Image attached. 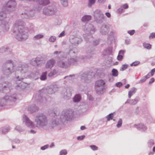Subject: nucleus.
Segmentation results:
<instances>
[{"mask_svg":"<svg viewBox=\"0 0 155 155\" xmlns=\"http://www.w3.org/2000/svg\"><path fill=\"white\" fill-rule=\"evenodd\" d=\"M43 37L44 35H43L39 34L35 36L34 37V38L35 40H38L42 38Z\"/></svg>","mask_w":155,"mask_h":155,"instance_id":"nucleus-49","label":"nucleus"},{"mask_svg":"<svg viewBox=\"0 0 155 155\" xmlns=\"http://www.w3.org/2000/svg\"><path fill=\"white\" fill-rule=\"evenodd\" d=\"M147 79L145 78L144 76L141 79L137 82V84H140L145 82L146 81Z\"/></svg>","mask_w":155,"mask_h":155,"instance_id":"nucleus-48","label":"nucleus"},{"mask_svg":"<svg viewBox=\"0 0 155 155\" xmlns=\"http://www.w3.org/2000/svg\"><path fill=\"white\" fill-rule=\"evenodd\" d=\"M18 99V95L16 93L9 94L0 99V107L5 106H14L15 102Z\"/></svg>","mask_w":155,"mask_h":155,"instance_id":"nucleus-5","label":"nucleus"},{"mask_svg":"<svg viewBox=\"0 0 155 155\" xmlns=\"http://www.w3.org/2000/svg\"><path fill=\"white\" fill-rule=\"evenodd\" d=\"M88 6L89 7H91L95 4L96 0H88Z\"/></svg>","mask_w":155,"mask_h":155,"instance_id":"nucleus-45","label":"nucleus"},{"mask_svg":"<svg viewBox=\"0 0 155 155\" xmlns=\"http://www.w3.org/2000/svg\"><path fill=\"white\" fill-rule=\"evenodd\" d=\"M10 130L9 127H5L2 128L1 129V131L3 134H5Z\"/></svg>","mask_w":155,"mask_h":155,"instance_id":"nucleus-41","label":"nucleus"},{"mask_svg":"<svg viewBox=\"0 0 155 155\" xmlns=\"http://www.w3.org/2000/svg\"><path fill=\"white\" fill-rule=\"evenodd\" d=\"M1 26L4 27V29L5 31H8L9 29V24L8 22H5L4 23L3 22L1 24Z\"/></svg>","mask_w":155,"mask_h":155,"instance_id":"nucleus-37","label":"nucleus"},{"mask_svg":"<svg viewBox=\"0 0 155 155\" xmlns=\"http://www.w3.org/2000/svg\"><path fill=\"white\" fill-rule=\"evenodd\" d=\"M59 113L54 111L51 114L52 117V124L54 126L64 123L66 121H71L73 117L74 112L73 110L70 109H65L62 111L59 117Z\"/></svg>","mask_w":155,"mask_h":155,"instance_id":"nucleus-1","label":"nucleus"},{"mask_svg":"<svg viewBox=\"0 0 155 155\" xmlns=\"http://www.w3.org/2000/svg\"><path fill=\"white\" fill-rule=\"evenodd\" d=\"M2 71L3 74L7 78L12 75H15V72L13 68L15 67L14 62L11 60L6 61L2 65Z\"/></svg>","mask_w":155,"mask_h":155,"instance_id":"nucleus-6","label":"nucleus"},{"mask_svg":"<svg viewBox=\"0 0 155 155\" xmlns=\"http://www.w3.org/2000/svg\"><path fill=\"white\" fill-rule=\"evenodd\" d=\"M76 48H73L72 49H71L69 50L68 54L70 55H72L73 54H75L77 53V52L75 51Z\"/></svg>","mask_w":155,"mask_h":155,"instance_id":"nucleus-50","label":"nucleus"},{"mask_svg":"<svg viewBox=\"0 0 155 155\" xmlns=\"http://www.w3.org/2000/svg\"><path fill=\"white\" fill-rule=\"evenodd\" d=\"M96 29L92 24H89L86 29V33L83 34V37L87 43L89 42L94 46H96L98 44L99 41L97 40H94L92 34H94Z\"/></svg>","mask_w":155,"mask_h":155,"instance_id":"nucleus-4","label":"nucleus"},{"mask_svg":"<svg viewBox=\"0 0 155 155\" xmlns=\"http://www.w3.org/2000/svg\"><path fill=\"white\" fill-rule=\"evenodd\" d=\"M155 72V68L152 69L150 71L149 73H150V74L151 76H152L153 75Z\"/></svg>","mask_w":155,"mask_h":155,"instance_id":"nucleus-64","label":"nucleus"},{"mask_svg":"<svg viewBox=\"0 0 155 155\" xmlns=\"http://www.w3.org/2000/svg\"><path fill=\"white\" fill-rule=\"evenodd\" d=\"M23 118L25 120V124L27 127H33L34 126L33 123L29 120L26 115H24Z\"/></svg>","mask_w":155,"mask_h":155,"instance_id":"nucleus-25","label":"nucleus"},{"mask_svg":"<svg viewBox=\"0 0 155 155\" xmlns=\"http://www.w3.org/2000/svg\"><path fill=\"white\" fill-rule=\"evenodd\" d=\"M11 84L8 82H3L0 84V92L3 93H9L12 88Z\"/></svg>","mask_w":155,"mask_h":155,"instance_id":"nucleus-15","label":"nucleus"},{"mask_svg":"<svg viewBox=\"0 0 155 155\" xmlns=\"http://www.w3.org/2000/svg\"><path fill=\"white\" fill-rule=\"evenodd\" d=\"M124 12V10L123 9L122 7H121V6L120 8H118L117 11V13L118 14H121L122 13Z\"/></svg>","mask_w":155,"mask_h":155,"instance_id":"nucleus-52","label":"nucleus"},{"mask_svg":"<svg viewBox=\"0 0 155 155\" xmlns=\"http://www.w3.org/2000/svg\"><path fill=\"white\" fill-rule=\"evenodd\" d=\"M3 10L5 12H0V21H2L4 18H5L6 17V14H8L4 11L3 8Z\"/></svg>","mask_w":155,"mask_h":155,"instance_id":"nucleus-36","label":"nucleus"},{"mask_svg":"<svg viewBox=\"0 0 155 155\" xmlns=\"http://www.w3.org/2000/svg\"><path fill=\"white\" fill-rule=\"evenodd\" d=\"M112 76L117 77L118 76V72L117 70L115 68H113L111 71Z\"/></svg>","mask_w":155,"mask_h":155,"instance_id":"nucleus-39","label":"nucleus"},{"mask_svg":"<svg viewBox=\"0 0 155 155\" xmlns=\"http://www.w3.org/2000/svg\"><path fill=\"white\" fill-rule=\"evenodd\" d=\"M24 22L21 20H17L12 30L13 35L19 41H24L28 38V29L23 26Z\"/></svg>","mask_w":155,"mask_h":155,"instance_id":"nucleus-2","label":"nucleus"},{"mask_svg":"<svg viewBox=\"0 0 155 155\" xmlns=\"http://www.w3.org/2000/svg\"><path fill=\"white\" fill-rule=\"evenodd\" d=\"M49 147V145L48 144H46L44 145L43 146H42L41 147V149L42 150H45V149H47Z\"/></svg>","mask_w":155,"mask_h":155,"instance_id":"nucleus-61","label":"nucleus"},{"mask_svg":"<svg viewBox=\"0 0 155 155\" xmlns=\"http://www.w3.org/2000/svg\"><path fill=\"white\" fill-rule=\"evenodd\" d=\"M57 73V71L56 69H54L53 71H51L48 74V76L49 77H51L53 76L56 75Z\"/></svg>","mask_w":155,"mask_h":155,"instance_id":"nucleus-42","label":"nucleus"},{"mask_svg":"<svg viewBox=\"0 0 155 155\" xmlns=\"http://www.w3.org/2000/svg\"><path fill=\"white\" fill-rule=\"evenodd\" d=\"M55 63V60L51 59L48 61L46 64V67L47 69H51Z\"/></svg>","mask_w":155,"mask_h":155,"instance_id":"nucleus-27","label":"nucleus"},{"mask_svg":"<svg viewBox=\"0 0 155 155\" xmlns=\"http://www.w3.org/2000/svg\"><path fill=\"white\" fill-rule=\"evenodd\" d=\"M143 46L145 48L148 50H150L151 48V45L149 43H144L143 44Z\"/></svg>","mask_w":155,"mask_h":155,"instance_id":"nucleus-43","label":"nucleus"},{"mask_svg":"<svg viewBox=\"0 0 155 155\" xmlns=\"http://www.w3.org/2000/svg\"><path fill=\"white\" fill-rule=\"evenodd\" d=\"M134 127L138 130L142 132H145L147 129V126L143 123H140L134 125Z\"/></svg>","mask_w":155,"mask_h":155,"instance_id":"nucleus-21","label":"nucleus"},{"mask_svg":"<svg viewBox=\"0 0 155 155\" xmlns=\"http://www.w3.org/2000/svg\"><path fill=\"white\" fill-rule=\"evenodd\" d=\"M81 99V97L80 94H76L73 98V101L74 102L77 103L80 101Z\"/></svg>","mask_w":155,"mask_h":155,"instance_id":"nucleus-32","label":"nucleus"},{"mask_svg":"<svg viewBox=\"0 0 155 155\" xmlns=\"http://www.w3.org/2000/svg\"><path fill=\"white\" fill-rule=\"evenodd\" d=\"M33 15V14L31 15L30 14L29 12L25 13L24 14L22 13L21 17L23 19H28L30 17L32 16Z\"/></svg>","mask_w":155,"mask_h":155,"instance_id":"nucleus-33","label":"nucleus"},{"mask_svg":"<svg viewBox=\"0 0 155 155\" xmlns=\"http://www.w3.org/2000/svg\"><path fill=\"white\" fill-rule=\"evenodd\" d=\"M149 38L150 39L155 38V32H152L149 36Z\"/></svg>","mask_w":155,"mask_h":155,"instance_id":"nucleus-59","label":"nucleus"},{"mask_svg":"<svg viewBox=\"0 0 155 155\" xmlns=\"http://www.w3.org/2000/svg\"><path fill=\"white\" fill-rule=\"evenodd\" d=\"M68 153L65 149H63L61 150L59 152L60 155H66Z\"/></svg>","mask_w":155,"mask_h":155,"instance_id":"nucleus-56","label":"nucleus"},{"mask_svg":"<svg viewBox=\"0 0 155 155\" xmlns=\"http://www.w3.org/2000/svg\"><path fill=\"white\" fill-rule=\"evenodd\" d=\"M30 64L33 66H35L36 65H38L39 64V63L37 62L35 58L32 59L30 61Z\"/></svg>","mask_w":155,"mask_h":155,"instance_id":"nucleus-44","label":"nucleus"},{"mask_svg":"<svg viewBox=\"0 0 155 155\" xmlns=\"http://www.w3.org/2000/svg\"><path fill=\"white\" fill-rule=\"evenodd\" d=\"M140 98L138 97H136L134 99H128L125 103V104H129L131 105H134L136 104L140 100Z\"/></svg>","mask_w":155,"mask_h":155,"instance_id":"nucleus-24","label":"nucleus"},{"mask_svg":"<svg viewBox=\"0 0 155 155\" xmlns=\"http://www.w3.org/2000/svg\"><path fill=\"white\" fill-rule=\"evenodd\" d=\"M90 147L94 151H95L98 150V147L95 145H91L90 146Z\"/></svg>","mask_w":155,"mask_h":155,"instance_id":"nucleus-58","label":"nucleus"},{"mask_svg":"<svg viewBox=\"0 0 155 155\" xmlns=\"http://www.w3.org/2000/svg\"><path fill=\"white\" fill-rule=\"evenodd\" d=\"M78 61V57L75 56L74 58L71 57L68 58V61L70 67L71 65H74L77 64V62Z\"/></svg>","mask_w":155,"mask_h":155,"instance_id":"nucleus-22","label":"nucleus"},{"mask_svg":"<svg viewBox=\"0 0 155 155\" xmlns=\"http://www.w3.org/2000/svg\"><path fill=\"white\" fill-rule=\"evenodd\" d=\"M23 79V78L20 77L18 79H17V80L20 82L19 84H17V85L16 86L17 87H20V88L21 89H24L27 86L26 83L21 81Z\"/></svg>","mask_w":155,"mask_h":155,"instance_id":"nucleus-23","label":"nucleus"},{"mask_svg":"<svg viewBox=\"0 0 155 155\" xmlns=\"http://www.w3.org/2000/svg\"><path fill=\"white\" fill-rule=\"evenodd\" d=\"M56 39V37L54 36H52L49 39V41L51 42H54Z\"/></svg>","mask_w":155,"mask_h":155,"instance_id":"nucleus-55","label":"nucleus"},{"mask_svg":"<svg viewBox=\"0 0 155 155\" xmlns=\"http://www.w3.org/2000/svg\"><path fill=\"white\" fill-rule=\"evenodd\" d=\"M112 52L113 47L109 46L104 50L103 53L104 55H110L112 53Z\"/></svg>","mask_w":155,"mask_h":155,"instance_id":"nucleus-28","label":"nucleus"},{"mask_svg":"<svg viewBox=\"0 0 155 155\" xmlns=\"http://www.w3.org/2000/svg\"><path fill=\"white\" fill-rule=\"evenodd\" d=\"M38 110V108L36 105L33 104L28 107V110L31 113L36 112Z\"/></svg>","mask_w":155,"mask_h":155,"instance_id":"nucleus-26","label":"nucleus"},{"mask_svg":"<svg viewBox=\"0 0 155 155\" xmlns=\"http://www.w3.org/2000/svg\"><path fill=\"white\" fill-rule=\"evenodd\" d=\"M110 30V25L104 23L100 27V32L101 35H105L108 34Z\"/></svg>","mask_w":155,"mask_h":155,"instance_id":"nucleus-18","label":"nucleus"},{"mask_svg":"<svg viewBox=\"0 0 155 155\" xmlns=\"http://www.w3.org/2000/svg\"><path fill=\"white\" fill-rule=\"evenodd\" d=\"M125 52V51L124 50H121L119 51L117 58L119 61H121L123 58V55Z\"/></svg>","mask_w":155,"mask_h":155,"instance_id":"nucleus-29","label":"nucleus"},{"mask_svg":"<svg viewBox=\"0 0 155 155\" xmlns=\"http://www.w3.org/2000/svg\"><path fill=\"white\" fill-rule=\"evenodd\" d=\"M28 67V65L26 64H22L18 66L17 70L15 71V78L18 79L21 77L22 74L27 72Z\"/></svg>","mask_w":155,"mask_h":155,"instance_id":"nucleus-9","label":"nucleus"},{"mask_svg":"<svg viewBox=\"0 0 155 155\" xmlns=\"http://www.w3.org/2000/svg\"><path fill=\"white\" fill-rule=\"evenodd\" d=\"M59 86L56 84L53 85L52 88H43L39 91L38 98L36 100L41 103L45 104L51 100V98L48 94H51L58 91Z\"/></svg>","mask_w":155,"mask_h":155,"instance_id":"nucleus-3","label":"nucleus"},{"mask_svg":"<svg viewBox=\"0 0 155 155\" xmlns=\"http://www.w3.org/2000/svg\"><path fill=\"white\" fill-rule=\"evenodd\" d=\"M121 7H122L123 9H127L129 8V6L127 4L125 3L122 5L121 6Z\"/></svg>","mask_w":155,"mask_h":155,"instance_id":"nucleus-63","label":"nucleus"},{"mask_svg":"<svg viewBox=\"0 0 155 155\" xmlns=\"http://www.w3.org/2000/svg\"><path fill=\"white\" fill-rule=\"evenodd\" d=\"M114 117V114L113 113H111L107 115L106 117L107 119V121H110V120H112Z\"/></svg>","mask_w":155,"mask_h":155,"instance_id":"nucleus-46","label":"nucleus"},{"mask_svg":"<svg viewBox=\"0 0 155 155\" xmlns=\"http://www.w3.org/2000/svg\"><path fill=\"white\" fill-rule=\"evenodd\" d=\"M87 99L90 101H92L94 100V98L90 94H87Z\"/></svg>","mask_w":155,"mask_h":155,"instance_id":"nucleus-62","label":"nucleus"},{"mask_svg":"<svg viewBox=\"0 0 155 155\" xmlns=\"http://www.w3.org/2000/svg\"><path fill=\"white\" fill-rule=\"evenodd\" d=\"M35 121L36 123V126L43 128L48 124V119L46 115L43 113H38L35 117Z\"/></svg>","mask_w":155,"mask_h":155,"instance_id":"nucleus-7","label":"nucleus"},{"mask_svg":"<svg viewBox=\"0 0 155 155\" xmlns=\"http://www.w3.org/2000/svg\"><path fill=\"white\" fill-rule=\"evenodd\" d=\"M122 124V120L121 118H120L117 122V124L116 125V126L117 128H119L121 126Z\"/></svg>","mask_w":155,"mask_h":155,"instance_id":"nucleus-53","label":"nucleus"},{"mask_svg":"<svg viewBox=\"0 0 155 155\" xmlns=\"http://www.w3.org/2000/svg\"><path fill=\"white\" fill-rule=\"evenodd\" d=\"M55 8L54 6H49L45 7L43 9V13L46 15H54L55 12Z\"/></svg>","mask_w":155,"mask_h":155,"instance_id":"nucleus-17","label":"nucleus"},{"mask_svg":"<svg viewBox=\"0 0 155 155\" xmlns=\"http://www.w3.org/2000/svg\"><path fill=\"white\" fill-rule=\"evenodd\" d=\"M105 84L104 81L101 79L96 82L95 88L97 94H100L103 93V90L105 89Z\"/></svg>","mask_w":155,"mask_h":155,"instance_id":"nucleus-14","label":"nucleus"},{"mask_svg":"<svg viewBox=\"0 0 155 155\" xmlns=\"http://www.w3.org/2000/svg\"><path fill=\"white\" fill-rule=\"evenodd\" d=\"M61 94L63 96L64 98L66 99L70 98L71 96V93L69 88H64L61 91Z\"/></svg>","mask_w":155,"mask_h":155,"instance_id":"nucleus-20","label":"nucleus"},{"mask_svg":"<svg viewBox=\"0 0 155 155\" xmlns=\"http://www.w3.org/2000/svg\"><path fill=\"white\" fill-rule=\"evenodd\" d=\"M94 21L98 24H101L105 21V17L102 12L99 9H96L94 12Z\"/></svg>","mask_w":155,"mask_h":155,"instance_id":"nucleus-11","label":"nucleus"},{"mask_svg":"<svg viewBox=\"0 0 155 155\" xmlns=\"http://www.w3.org/2000/svg\"><path fill=\"white\" fill-rule=\"evenodd\" d=\"M140 63V62L139 61H136L130 64V66H136L139 64Z\"/></svg>","mask_w":155,"mask_h":155,"instance_id":"nucleus-57","label":"nucleus"},{"mask_svg":"<svg viewBox=\"0 0 155 155\" xmlns=\"http://www.w3.org/2000/svg\"><path fill=\"white\" fill-rule=\"evenodd\" d=\"M134 114L137 116L146 118V116H150L149 110L147 109H142L137 107L134 109Z\"/></svg>","mask_w":155,"mask_h":155,"instance_id":"nucleus-13","label":"nucleus"},{"mask_svg":"<svg viewBox=\"0 0 155 155\" xmlns=\"http://www.w3.org/2000/svg\"><path fill=\"white\" fill-rule=\"evenodd\" d=\"M154 144V140L153 139H150L147 142L148 147L150 149H151Z\"/></svg>","mask_w":155,"mask_h":155,"instance_id":"nucleus-38","label":"nucleus"},{"mask_svg":"<svg viewBox=\"0 0 155 155\" xmlns=\"http://www.w3.org/2000/svg\"><path fill=\"white\" fill-rule=\"evenodd\" d=\"M128 67V65L127 64H124L122 65L121 67L120 68V70L121 71H124Z\"/></svg>","mask_w":155,"mask_h":155,"instance_id":"nucleus-54","label":"nucleus"},{"mask_svg":"<svg viewBox=\"0 0 155 155\" xmlns=\"http://www.w3.org/2000/svg\"><path fill=\"white\" fill-rule=\"evenodd\" d=\"M47 71L43 72L40 76V79L41 81H45L47 79Z\"/></svg>","mask_w":155,"mask_h":155,"instance_id":"nucleus-34","label":"nucleus"},{"mask_svg":"<svg viewBox=\"0 0 155 155\" xmlns=\"http://www.w3.org/2000/svg\"><path fill=\"white\" fill-rule=\"evenodd\" d=\"M17 5L15 0H9L4 4L3 8L4 11L7 13H9L15 10Z\"/></svg>","mask_w":155,"mask_h":155,"instance_id":"nucleus-8","label":"nucleus"},{"mask_svg":"<svg viewBox=\"0 0 155 155\" xmlns=\"http://www.w3.org/2000/svg\"><path fill=\"white\" fill-rule=\"evenodd\" d=\"M136 90L137 89L135 87H133L131 88V90L128 92V97L130 98L132 96L136 93Z\"/></svg>","mask_w":155,"mask_h":155,"instance_id":"nucleus-31","label":"nucleus"},{"mask_svg":"<svg viewBox=\"0 0 155 155\" xmlns=\"http://www.w3.org/2000/svg\"><path fill=\"white\" fill-rule=\"evenodd\" d=\"M92 16L89 15H85L84 16L81 18V20L83 22H86L90 20L91 19Z\"/></svg>","mask_w":155,"mask_h":155,"instance_id":"nucleus-30","label":"nucleus"},{"mask_svg":"<svg viewBox=\"0 0 155 155\" xmlns=\"http://www.w3.org/2000/svg\"><path fill=\"white\" fill-rule=\"evenodd\" d=\"M61 3L64 7H66L68 5V0H59Z\"/></svg>","mask_w":155,"mask_h":155,"instance_id":"nucleus-47","label":"nucleus"},{"mask_svg":"<svg viewBox=\"0 0 155 155\" xmlns=\"http://www.w3.org/2000/svg\"><path fill=\"white\" fill-rule=\"evenodd\" d=\"M135 31L134 30H129L127 31V32L130 35H133L135 33Z\"/></svg>","mask_w":155,"mask_h":155,"instance_id":"nucleus-60","label":"nucleus"},{"mask_svg":"<svg viewBox=\"0 0 155 155\" xmlns=\"http://www.w3.org/2000/svg\"><path fill=\"white\" fill-rule=\"evenodd\" d=\"M39 3L40 5L45 6L49 4L50 2L49 0H40Z\"/></svg>","mask_w":155,"mask_h":155,"instance_id":"nucleus-35","label":"nucleus"},{"mask_svg":"<svg viewBox=\"0 0 155 155\" xmlns=\"http://www.w3.org/2000/svg\"><path fill=\"white\" fill-rule=\"evenodd\" d=\"M66 58L65 55L64 53H62L60 56H58V61H57V65L59 67L66 69L69 67V64L68 61H65L64 59Z\"/></svg>","mask_w":155,"mask_h":155,"instance_id":"nucleus-12","label":"nucleus"},{"mask_svg":"<svg viewBox=\"0 0 155 155\" xmlns=\"http://www.w3.org/2000/svg\"><path fill=\"white\" fill-rule=\"evenodd\" d=\"M9 49V48L8 47H2L0 49V52L3 53L6 51L8 52V51Z\"/></svg>","mask_w":155,"mask_h":155,"instance_id":"nucleus-51","label":"nucleus"},{"mask_svg":"<svg viewBox=\"0 0 155 155\" xmlns=\"http://www.w3.org/2000/svg\"><path fill=\"white\" fill-rule=\"evenodd\" d=\"M70 43L72 45L78 46L82 41L81 37L79 36L71 35L69 39Z\"/></svg>","mask_w":155,"mask_h":155,"instance_id":"nucleus-16","label":"nucleus"},{"mask_svg":"<svg viewBox=\"0 0 155 155\" xmlns=\"http://www.w3.org/2000/svg\"><path fill=\"white\" fill-rule=\"evenodd\" d=\"M115 32L113 31H110L109 34L108 35L107 39L110 41L111 40V38H113Z\"/></svg>","mask_w":155,"mask_h":155,"instance_id":"nucleus-40","label":"nucleus"},{"mask_svg":"<svg viewBox=\"0 0 155 155\" xmlns=\"http://www.w3.org/2000/svg\"><path fill=\"white\" fill-rule=\"evenodd\" d=\"M95 76V73L93 71H85L81 75V80L83 82L89 83Z\"/></svg>","mask_w":155,"mask_h":155,"instance_id":"nucleus-10","label":"nucleus"},{"mask_svg":"<svg viewBox=\"0 0 155 155\" xmlns=\"http://www.w3.org/2000/svg\"><path fill=\"white\" fill-rule=\"evenodd\" d=\"M94 48L89 46V47L87 48L86 55L85 57V58L90 59L92 57L94 54Z\"/></svg>","mask_w":155,"mask_h":155,"instance_id":"nucleus-19","label":"nucleus"}]
</instances>
